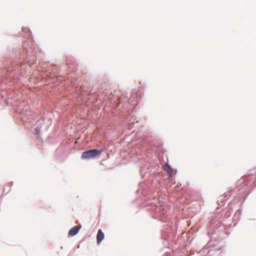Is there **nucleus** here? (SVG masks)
Listing matches in <instances>:
<instances>
[{"instance_id": "nucleus-1", "label": "nucleus", "mask_w": 256, "mask_h": 256, "mask_svg": "<svg viewBox=\"0 0 256 256\" xmlns=\"http://www.w3.org/2000/svg\"><path fill=\"white\" fill-rule=\"evenodd\" d=\"M102 150H99L96 149L90 150L82 152V158L89 159L96 157V156H100Z\"/></svg>"}, {"instance_id": "nucleus-2", "label": "nucleus", "mask_w": 256, "mask_h": 256, "mask_svg": "<svg viewBox=\"0 0 256 256\" xmlns=\"http://www.w3.org/2000/svg\"><path fill=\"white\" fill-rule=\"evenodd\" d=\"M164 170L169 175V176H172L174 174V170L172 169L168 164H166L164 166Z\"/></svg>"}, {"instance_id": "nucleus-3", "label": "nucleus", "mask_w": 256, "mask_h": 256, "mask_svg": "<svg viewBox=\"0 0 256 256\" xmlns=\"http://www.w3.org/2000/svg\"><path fill=\"white\" fill-rule=\"evenodd\" d=\"M104 235L101 230H98L96 235V242L98 244H100L104 240Z\"/></svg>"}, {"instance_id": "nucleus-4", "label": "nucleus", "mask_w": 256, "mask_h": 256, "mask_svg": "<svg viewBox=\"0 0 256 256\" xmlns=\"http://www.w3.org/2000/svg\"><path fill=\"white\" fill-rule=\"evenodd\" d=\"M80 228L78 226H74L73 228H72L68 232V236H74L76 234L79 230H80Z\"/></svg>"}]
</instances>
